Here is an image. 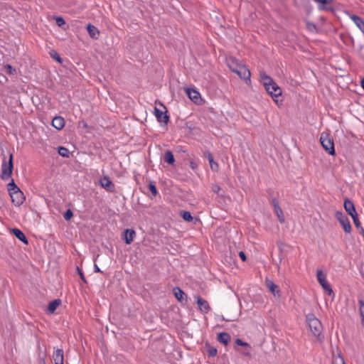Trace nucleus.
<instances>
[{
	"mask_svg": "<svg viewBox=\"0 0 364 364\" xmlns=\"http://www.w3.org/2000/svg\"><path fill=\"white\" fill-rule=\"evenodd\" d=\"M45 358H46V354L39 353L38 364H46Z\"/></svg>",
	"mask_w": 364,
	"mask_h": 364,
	"instance_id": "nucleus-39",
	"label": "nucleus"
},
{
	"mask_svg": "<svg viewBox=\"0 0 364 364\" xmlns=\"http://www.w3.org/2000/svg\"><path fill=\"white\" fill-rule=\"evenodd\" d=\"M360 85L363 89L364 90V77L361 80Z\"/></svg>",
	"mask_w": 364,
	"mask_h": 364,
	"instance_id": "nucleus-51",
	"label": "nucleus"
},
{
	"mask_svg": "<svg viewBox=\"0 0 364 364\" xmlns=\"http://www.w3.org/2000/svg\"><path fill=\"white\" fill-rule=\"evenodd\" d=\"M9 195L11 198L12 203L16 206H20L26 200V197L20 189H18L17 191L12 192V193Z\"/></svg>",
	"mask_w": 364,
	"mask_h": 364,
	"instance_id": "nucleus-6",
	"label": "nucleus"
},
{
	"mask_svg": "<svg viewBox=\"0 0 364 364\" xmlns=\"http://www.w3.org/2000/svg\"><path fill=\"white\" fill-rule=\"evenodd\" d=\"M77 274H78V275L80 276V277L81 280H82L84 283L87 284V279H86V278H85V275H84V274H83V272H82V269H81L80 268H79L78 267H77Z\"/></svg>",
	"mask_w": 364,
	"mask_h": 364,
	"instance_id": "nucleus-38",
	"label": "nucleus"
},
{
	"mask_svg": "<svg viewBox=\"0 0 364 364\" xmlns=\"http://www.w3.org/2000/svg\"><path fill=\"white\" fill-rule=\"evenodd\" d=\"M173 293L175 297L177 299V300L180 302H183V301L184 300L183 296H186L183 291L178 287H176L173 288Z\"/></svg>",
	"mask_w": 364,
	"mask_h": 364,
	"instance_id": "nucleus-26",
	"label": "nucleus"
},
{
	"mask_svg": "<svg viewBox=\"0 0 364 364\" xmlns=\"http://www.w3.org/2000/svg\"><path fill=\"white\" fill-rule=\"evenodd\" d=\"M241 79L244 80L247 83V82H250V76L251 73L250 70L245 65H243L238 70H235V72Z\"/></svg>",
	"mask_w": 364,
	"mask_h": 364,
	"instance_id": "nucleus-8",
	"label": "nucleus"
},
{
	"mask_svg": "<svg viewBox=\"0 0 364 364\" xmlns=\"http://www.w3.org/2000/svg\"><path fill=\"white\" fill-rule=\"evenodd\" d=\"M87 31L92 38L97 39L100 35V31L97 27L88 23L87 26Z\"/></svg>",
	"mask_w": 364,
	"mask_h": 364,
	"instance_id": "nucleus-20",
	"label": "nucleus"
},
{
	"mask_svg": "<svg viewBox=\"0 0 364 364\" xmlns=\"http://www.w3.org/2000/svg\"><path fill=\"white\" fill-rule=\"evenodd\" d=\"M14 170V155L12 153L9 154V161H6V156L4 157L1 165V178L4 181L9 180L12 175Z\"/></svg>",
	"mask_w": 364,
	"mask_h": 364,
	"instance_id": "nucleus-1",
	"label": "nucleus"
},
{
	"mask_svg": "<svg viewBox=\"0 0 364 364\" xmlns=\"http://www.w3.org/2000/svg\"><path fill=\"white\" fill-rule=\"evenodd\" d=\"M136 235V232L132 229H126L124 231L123 240L127 245L131 244Z\"/></svg>",
	"mask_w": 364,
	"mask_h": 364,
	"instance_id": "nucleus-15",
	"label": "nucleus"
},
{
	"mask_svg": "<svg viewBox=\"0 0 364 364\" xmlns=\"http://www.w3.org/2000/svg\"><path fill=\"white\" fill-rule=\"evenodd\" d=\"M350 18L358 27V28L364 33V20L361 17L356 15H352Z\"/></svg>",
	"mask_w": 364,
	"mask_h": 364,
	"instance_id": "nucleus-22",
	"label": "nucleus"
},
{
	"mask_svg": "<svg viewBox=\"0 0 364 364\" xmlns=\"http://www.w3.org/2000/svg\"><path fill=\"white\" fill-rule=\"evenodd\" d=\"M196 298V303L198 306L199 310L203 314H207L210 310V306L208 302L200 296H198Z\"/></svg>",
	"mask_w": 364,
	"mask_h": 364,
	"instance_id": "nucleus-13",
	"label": "nucleus"
},
{
	"mask_svg": "<svg viewBox=\"0 0 364 364\" xmlns=\"http://www.w3.org/2000/svg\"><path fill=\"white\" fill-rule=\"evenodd\" d=\"M239 257H240V259L243 261V262H245L247 260V257H246V255L244 252L242 251H240L239 252Z\"/></svg>",
	"mask_w": 364,
	"mask_h": 364,
	"instance_id": "nucleus-45",
	"label": "nucleus"
},
{
	"mask_svg": "<svg viewBox=\"0 0 364 364\" xmlns=\"http://www.w3.org/2000/svg\"><path fill=\"white\" fill-rule=\"evenodd\" d=\"M335 217L343 227L344 232L346 233H350L352 228L347 215H346L343 212L337 210L335 213Z\"/></svg>",
	"mask_w": 364,
	"mask_h": 364,
	"instance_id": "nucleus-4",
	"label": "nucleus"
},
{
	"mask_svg": "<svg viewBox=\"0 0 364 364\" xmlns=\"http://www.w3.org/2000/svg\"><path fill=\"white\" fill-rule=\"evenodd\" d=\"M58 154L63 157H69L70 151L69 150L64 146H59L58 148Z\"/></svg>",
	"mask_w": 364,
	"mask_h": 364,
	"instance_id": "nucleus-32",
	"label": "nucleus"
},
{
	"mask_svg": "<svg viewBox=\"0 0 364 364\" xmlns=\"http://www.w3.org/2000/svg\"><path fill=\"white\" fill-rule=\"evenodd\" d=\"M186 92L188 97L195 103L197 104L199 100H201L200 95L196 90L187 88Z\"/></svg>",
	"mask_w": 364,
	"mask_h": 364,
	"instance_id": "nucleus-16",
	"label": "nucleus"
},
{
	"mask_svg": "<svg viewBox=\"0 0 364 364\" xmlns=\"http://www.w3.org/2000/svg\"><path fill=\"white\" fill-rule=\"evenodd\" d=\"M244 354L246 355H250V353L249 351H245V353H244Z\"/></svg>",
	"mask_w": 364,
	"mask_h": 364,
	"instance_id": "nucleus-53",
	"label": "nucleus"
},
{
	"mask_svg": "<svg viewBox=\"0 0 364 364\" xmlns=\"http://www.w3.org/2000/svg\"><path fill=\"white\" fill-rule=\"evenodd\" d=\"M343 207L347 213L352 217L355 227L360 226V220L355 210L354 203L349 198H346L343 203Z\"/></svg>",
	"mask_w": 364,
	"mask_h": 364,
	"instance_id": "nucleus-3",
	"label": "nucleus"
},
{
	"mask_svg": "<svg viewBox=\"0 0 364 364\" xmlns=\"http://www.w3.org/2000/svg\"><path fill=\"white\" fill-rule=\"evenodd\" d=\"M226 63L228 68L232 72H235V70H238L240 67L243 65V64L240 63L239 60L235 57L233 56L226 58Z\"/></svg>",
	"mask_w": 364,
	"mask_h": 364,
	"instance_id": "nucleus-12",
	"label": "nucleus"
},
{
	"mask_svg": "<svg viewBox=\"0 0 364 364\" xmlns=\"http://www.w3.org/2000/svg\"><path fill=\"white\" fill-rule=\"evenodd\" d=\"M5 68L9 74H13L15 72V69L9 64L6 65Z\"/></svg>",
	"mask_w": 364,
	"mask_h": 364,
	"instance_id": "nucleus-44",
	"label": "nucleus"
},
{
	"mask_svg": "<svg viewBox=\"0 0 364 364\" xmlns=\"http://www.w3.org/2000/svg\"><path fill=\"white\" fill-rule=\"evenodd\" d=\"M11 232L20 241L26 245L28 244V240L25 234L18 228H14L11 229Z\"/></svg>",
	"mask_w": 364,
	"mask_h": 364,
	"instance_id": "nucleus-14",
	"label": "nucleus"
},
{
	"mask_svg": "<svg viewBox=\"0 0 364 364\" xmlns=\"http://www.w3.org/2000/svg\"><path fill=\"white\" fill-rule=\"evenodd\" d=\"M320 141L323 148L331 156L336 155L334 142L333 139L329 136V134L323 132L321 134Z\"/></svg>",
	"mask_w": 364,
	"mask_h": 364,
	"instance_id": "nucleus-2",
	"label": "nucleus"
},
{
	"mask_svg": "<svg viewBox=\"0 0 364 364\" xmlns=\"http://www.w3.org/2000/svg\"><path fill=\"white\" fill-rule=\"evenodd\" d=\"M53 357L55 364H63V350L62 349L56 350Z\"/></svg>",
	"mask_w": 364,
	"mask_h": 364,
	"instance_id": "nucleus-25",
	"label": "nucleus"
},
{
	"mask_svg": "<svg viewBox=\"0 0 364 364\" xmlns=\"http://www.w3.org/2000/svg\"><path fill=\"white\" fill-rule=\"evenodd\" d=\"M277 217H278V220L281 223H284L285 221V219H284V214H283V211L281 208V207L279 206V209H275L274 210Z\"/></svg>",
	"mask_w": 364,
	"mask_h": 364,
	"instance_id": "nucleus-33",
	"label": "nucleus"
},
{
	"mask_svg": "<svg viewBox=\"0 0 364 364\" xmlns=\"http://www.w3.org/2000/svg\"><path fill=\"white\" fill-rule=\"evenodd\" d=\"M190 166L193 170H196L198 168V165L194 161H190Z\"/></svg>",
	"mask_w": 364,
	"mask_h": 364,
	"instance_id": "nucleus-47",
	"label": "nucleus"
},
{
	"mask_svg": "<svg viewBox=\"0 0 364 364\" xmlns=\"http://www.w3.org/2000/svg\"><path fill=\"white\" fill-rule=\"evenodd\" d=\"M94 272L103 273V272L100 270V267L97 264H95L94 266Z\"/></svg>",
	"mask_w": 364,
	"mask_h": 364,
	"instance_id": "nucleus-48",
	"label": "nucleus"
},
{
	"mask_svg": "<svg viewBox=\"0 0 364 364\" xmlns=\"http://www.w3.org/2000/svg\"><path fill=\"white\" fill-rule=\"evenodd\" d=\"M164 107L165 109H166V107L164 106ZM154 114L159 123H164L165 124H167L169 122V116L167 114V110L163 112L155 107Z\"/></svg>",
	"mask_w": 364,
	"mask_h": 364,
	"instance_id": "nucleus-9",
	"label": "nucleus"
},
{
	"mask_svg": "<svg viewBox=\"0 0 364 364\" xmlns=\"http://www.w3.org/2000/svg\"><path fill=\"white\" fill-rule=\"evenodd\" d=\"M211 190L215 193H219V192L221 190V188L220 186L217 184V183H213L212 184V186H211Z\"/></svg>",
	"mask_w": 364,
	"mask_h": 364,
	"instance_id": "nucleus-42",
	"label": "nucleus"
},
{
	"mask_svg": "<svg viewBox=\"0 0 364 364\" xmlns=\"http://www.w3.org/2000/svg\"><path fill=\"white\" fill-rule=\"evenodd\" d=\"M316 3L318 4V9L320 10H324L327 11H330L331 13H335V9L330 6V4L333 2V0H313Z\"/></svg>",
	"mask_w": 364,
	"mask_h": 364,
	"instance_id": "nucleus-11",
	"label": "nucleus"
},
{
	"mask_svg": "<svg viewBox=\"0 0 364 364\" xmlns=\"http://www.w3.org/2000/svg\"><path fill=\"white\" fill-rule=\"evenodd\" d=\"M265 284L274 296H279L280 291L279 289V287L276 285L272 280L267 279L265 281Z\"/></svg>",
	"mask_w": 364,
	"mask_h": 364,
	"instance_id": "nucleus-18",
	"label": "nucleus"
},
{
	"mask_svg": "<svg viewBox=\"0 0 364 364\" xmlns=\"http://www.w3.org/2000/svg\"><path fill=\"white\" fill-rule=\"evenodd\" d=\"M87 127V124L86 122H83V127Z\"/></svg>",
	"mask_w": 364,
	"mask_h": 364,
	"instance_id": "nucleus-54",
	"label": "nucleus"
},
{
	"mask_svg": "<svg viewBox=\"0 0 364 364\" xmlns=\"http://www.w3.org/2000/svg\"><path fill=\"white\" fill-rule=\"evenodd\" d=\"M180 215L185 221L187 222H191L193 220V218L189 211L182 210L180 213Z\"/></svg>",
	"mask_w": 364,
	"mask_h": 364,
	"instance_id": "nucleus-29",
	"label": "nucleus"
},
{
	"mask_svg": "<svg viewBox=\"0 0 364 364\" xmlns=\"http://www.w3.org/2000/svg\"><path fill=\"white\" fill-rule=\"evenodd\" d=\"M164 161L170 165H173L175 162L174 156L172 151L167 150L164 154Z\"/></svg>",
	"mask_w": 364,
	"mask_h": 364,
	"instance_id": "nucleus-27",
	"label": "nucleus"
},
{
	"mask_svg": "<svg viewBox=\"0 0 364 364\" xmlns=\"http://www.w3.org/2000/svg\"><path fill=\"white\" fill-rule=\"evenodd\" d=\"M323 290L328 294V296L332 297V300H333L335 296V294H334L331 285Z\"/></svg>",
	"mask_w": 364,
	"mask_h": 364,
	"instance_id": "nucleus-40",
	"label": "nucleus"
},
{
	"mask_svg": "<svg viewBox=\"0 0 364 364\" xmlns=\"http://www.w3.org/2000/svg\"><path fill=\"white\" fill-rule=\"evenodd\" d=\"M52 125L58 130L65 127V119L62 117H55L52 120Z\"/></svg>",
	"mask_w": 364,
	"mask_h": 364,
	"instance_id": "nucleus-19",
	"label": "nucleus"
},
{
	"mask_svg": "<svg viewBox=\"0 0 364 364\" xmlns=\"http://www.w3.org/2000/svg\"><path fill=\"white\" fill-rule=\"evenodd\" d=\"M268 192H269V197H272V191H271V190H269V191H268Z\"/></svg>",
	"mask_w": 364,
	"mask_h": 364,
	"instance_id": "nucleus-52",
	"label": "nucleus"
},
{
	"mask_svg": "<svg viewBox=\"0 0 364 364\" xmlns=\"http://www.w3.org/2000/svg\"><path fill=\"white\" fill-rule=\"evenodd\" d=\"M309 328L315 336L318 337L321 333L322 325L321 321L316 318H314L310 320V323H309Z\"/></svg>",
	"mask_w": 364,
	"mask_h": 364,
	"instance_id": "nucleus-7",
	"label": "nucleus"
},
{
	"mask_svg": "<svg viewBox=\"0 0 364 364\" xmlns=\"http://www.w3.org/2000/svg\"><path fill=\"white\" fill-rule=\"evenodd\" d=\"M148 188L154 196H156L158 194L156 186L152 182L149 183Z\"/></svg>",
	"mask_w": 364,
	"mask_h": 364,
	"instance_id": "nucleus-35",
	"label": "nucleus"
},
{
	"mask_svg": "<svg viewBox=\"0 0 364 364\" xmlns=\"http://www.w3.org/2000/svg\"><path fill=\"white\" fill-rule=\"evenodd\" d=\"M260 78H261V80L262 81V84H263L264 87H265V83L269 85L274 82L271 77L266 75L264 73L260 74Z\"/></svg>",
	"mask_w": 364,
	"mask_h": 364,
	"instance_id": "nucleus-28",
	"label": "nucleus"
},
{
	"mask_svg": "<svg viewBox=\"0 0 364 364\" xmlns=\"http://www.w3.org/2000/svg\"><path fill=\"white\" fill-rule=\"evenodd\" d=\"M61 304V300L60 299H54L49 302L47 311L49 314H53L57 308Z\"/></svg>",
	"mask_w": 364,
	"mask_h": 364,
	"instance_id": "nucleus-21",
	"label": "nucleus"
},
{
	"mask_svg": "<svg viewBox=\"0 0 364 364\" xmlns=\"http://www.w3.org/2000/svg\"><path fill=\"white\" fill-rule=\"evenodd\" d=\"M235 343H236L237 346H245V347H250L249 343H247V342H245V341H242L240 338H237V339L235 340Z\"/></svg>",
	"mask_w": 364,
	"mask_h": 364,
	"instance_id": "nucleus-41",
	"label": "nucleus"
},
{
	"mask_svg": "<svg viewBox=\"0 0 364 364\" xmlns=\"http://www.w3.org/2000/svg\"><path fill=\"white\" fill-rule=\"evenodd\" d=\"M73 213L70 209H68L63 213V218L67 221L70 220L73 218Z\"/></svg>",
	"mask_w": 364,
	"mask_h": 364,
	"instance_id": "nucleus-37",
	"label": "nucleus"
},
{
	"mask_svg": "<svg viewBox=\"0 0 364 364\" xmlns=\"http://www.w3.org/2000/svg\"><path fill=\"white\" fill-rule=\"evenodd\" d=\"M7 188L9 194L12 193V192H14L15 191H17L18 189H20L15 183L14 179H12L11 181L7 184Z\"/></svg>",
	"mask_w": 364,
	"mask_h": 364,
	"instance_id": "nucleus-31",
	"label": "nucleus"
},
{
	"mask_svg": "<svg viewBox=\"0 0 364 364\" xmlns=\"http://www.w3.org/2000/svg\"><path fill=\"white\" fill-rule=\"evenodd\" d=\"M271 203H272V205L274 206V210L279 209V201L277 198H272Z\"/></svg>",
	"mask_w": 364,
	"mask_h": 364,
	"instance_id": "nucleus-43",
	"label": "nucleus"
},
{
	"mask_svg": "<svg viewBox=\"0 0 364 364\" xmlns=\"http://www.w3.org/2000/svg\"><path fill=\"white\" fill-rule=\"evenodd\" d=\"M337 361H338L341 364H346L344 358L341 355H338L337 357Z\"/></svg>",
	"mask_w": 364,
	"mask_h": 364,
	"instance_id": "nucleus-46",
	"label": "nucleus"
},
{
	"mask_svg": "<svg viewBox=\"0 0 364 364\" xmlns=\"http://www.w3.org/2000/svg\"><path fill=\"white\" fill-rule=\"evenodd\" d=\"M264 88L267 92L272 97L274 101L277 103L278 100L276 98L281 96L282 93L281 87L275 82H274L269 85L265 83Z\"/></svg>",
	"mask_w": 364,
	"mask_h": 364,
	"instance_id": "nucleus-5",
	"label": "nucleus"
},
{
	"mask_svg": "<svg viewBox=\"0 0 364 364\" xmlns=\"http://www.w3.org/2000/svg\"><path fill=\"white\" fill-rule=\"evenodd\" d=\"M230 338V336L228 333L221 332L218 334V341L225 346H227L229 343Z\"/></svg>",
	"mask_w": 364,
	"mask_h": 364,
	"instance_id": "nucleus-23",
	"label": "nucleus"
},
{
	"mask_svg": "<svg viewBox=\"0 0 364 364\" xmlns=\"http://www.w3.org/2000/svg\"><path fill=\"white\" fill-rule=\"evenodd\" d=\"M205 155L206 156L210 163L211 170L213 171H218V164L216 162H215L213 154L210 152L207 151L205 153Z\"/></svg>",
	"mask_w": 364,
	"mask_h": 364,
	"instance_id": "nucleus-24",
	"label": "nucleus"
},
{
	"mask_svg": "<svg viewBox=\"0 0 364 364\" xmlns=\"http://www.w3.org/2000/svg\"><path fill=\"white\" fill-rule=\"evenodd\" d=\"M206 352H207V354L209 357H215L216 355H217V353H218V350L217 349L213 347V346H210L209 344H206Z\"/></svg>",
	"mask_w": 364,
	"mask_h": 364,
	"instance_id": "nucleus-30",
	"label": "nucleus"
},
{
	"mask_svg": "<svg viewBox=\"0 0 364 364\" xmlns=\"http://www.w3.org/2000/svg\"><path fill=\"white\" fill-rule=\"evenodd\" d=\"M316 318V317H315V316H314V314H309V315L306 316V318H307V321H308L309 323H310V320H311V319H312V318Z\"/></svg>",
	"mask_w": 364,
	"mask_h": 364,
	"instance_id": "nucleus-49",
	"label": "nucleus"
},
{
	"mask_svg": "<svg viewBox=\"0 0 364 364\" xmlns=\"http://www.w3.org/2000/svg\"><path fill=\"white\" fill-rule=\"evenodd\" d=\"M317 279L323 289L330 286L329 283L326 280V274L323 273L321 270L318 269L316 271Z\"/></svg>",
	"mask_w": 364,
	"mask_h": 364,
	"instance_id": "nucleus-17",
	"label": "nucleus"
},
{
	"mask_svg": "<svg viewBox=\"0 0 364 364\" xmlns=\"http://www.w3.org/2000/svg\"><path fill=\"white\" fill-rule=\"evenodd\" d=\"M50 54L53 59H55L58 63H62L63 59L60 58V55L56 51L52 50Z\"/></svg>",
	"mask_w": 364,
	"mask_h": 364,
	"instance_id": "nucleus-36",
	"label": "nucleus"
},
{
	"mask_svg": "<svg viewBox=\"0 0 364 364\" xmlns=\"http://www.w3.org/2000/svg\"><path fill=\"white\" fill-rule=\"evenodd\" d=\"M333 364H341L338 361H337V357L333 359Z\"/></svg>",
	"mask_w": 364,
	"mask_h": 364,
	"instance_id": "nucleus-50",
	"label": "nucleus"
},
{
	"mask_svg": "<svg viewBox=\"0 0 364 364\" xmlns=\"http://www.w3.org/2000/svg\"><path fill=\"white\" fill-rule=\"evenodd\" d=\"M54 19L55 20L58 26L60 28H63V26L66 24L64 18L62 16H55Z\"/></svg>",
	"mask_w": 364,
	"mask_h": 364,
	"instance_id": "nucleus-34",
	"label": "nucleus"
},
{
	"mask_svg": "<svg viewBox=\"0 0 364 364\" xmlns=\"http://www.w3.org/2000/svg\"><path fill=\"white\" fill-rule=\"evenodd\" d=\"M100 186L104 188L106 191L114 193L115 191V186L110 180L109 177L105 176L102 177L100 181Z\"/></svg>",
	"mask_w": 364,
	"mask_h": 364,
	"instance_id": "nucleus-10",
	"label": "nucleus"
}]
</instances>
